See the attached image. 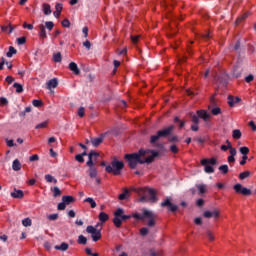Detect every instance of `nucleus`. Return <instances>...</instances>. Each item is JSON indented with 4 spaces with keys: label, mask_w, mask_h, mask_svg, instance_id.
<instances>
[{
    "label": "nucleus",
    "mask_w": 256,
    "mask_h": 256,
    "mask_svg": "<svg viewBox=\"0 0 256 256\" xmlns=\"http://www.w3.org/2000/svg\"><path fill=\"white\" fill-rule=\"evenodd\" d=\"M158 155L157 150H139L138 154H126L125 160L129 167L134 169L137 168V164H152Z\"/></svg>",
    "instance_id": "nucleus-1"
},
{
    "label": "nucleus",
    "mask_w": 256,
    "mask_h": 256,
    "mask_svg": "<svg viewBox=\"0 0 256 256\" xmlns=\"http://www.w3.org/2000/svg\"><path fill=\"white\" fill-rule=\"evenodd\" d=\"M132 218L135 220H148L147 226H149V228L156 226L157 216L151 210L144 209L141 214L139 212H135L132 214Z\"/></svg>",
    "instance_id": "nucleus-2"
},
{
    "label": "nucleus",
    "mask_w": 256,
    "mask_h": 256,
    "mask_svg": "<svg viewBox=\"0 0 256 256\" xmlns=\"http://www.w3.org/2000/svg\"><path fill=\"white\" fill-rule=\"evenodd\" d=\"M139 194H143L141 198H139V202H151L156 203L158 202L157 194L153 188H142L139 191Z\"/></svg>",
    "instance_id": "nucleus-3"
},
{
    "label": "nucleus",
    "mask_w": 256,
    "mask_h": 256,
    "mask_svg": "<svg viewBox=\"0 0 256 256\" xmlns=\"http://www.w3.org/2000/svg\"><path fill=\"white\" fill-rule=\"evenodd\" d=\"M132 216L124 214L123 208H118L114 212L113 224L116 228H121L122 223L126 220H130Z\"/></svg>",
    "instance_id": "nucleus-4"
},
{
    "label": "nucleus",
    "mask_w": 256,
    "mask_h": 256,
    "mask_svg": "<svg viewBox=\"0 0 256 256\" xmlns=\"http://www.w3.org/2000/svg\"><path fill=\"white\" fill-rule=\"evenodd\" d=\"M124 169V163L118 160H113L111 165L106 166L105 170L108 174H113L114 176H119Z\"/></svg>",
    "instance_id": "nucleus-5"
},
{
    "label": "nucleus",
    "mask_w": 256,
    "mask_h": 256,
    "mask_svg": "<svg viewBox=\"0 0 256 256\" xmlns=\"http://www.w3.org/2000/svg\"><path fill=\"white\" fill-rule=\"evenodd\" d=\"M98 152H90L88 154V162L87 166L89 168V176L90 178H97L98 170L94 167L93 157H98Z\"/></svg>",
    "instance_id": "nucleus-6"
},
{
    "label": "nucleus",
    "mask_w": 256,
    "mask_h": 256,
    "mask_svg": "<svg viewBox=\"0 0 256 256\" xmlns=\"http://www.w3.org/2000/svg\"><path fill=\"white\" fill-rule=\"evenodd\" d=\"M217 160L215 158H204L201 160V165L204 166V171L206 174H213L215 172L214 166H216Z\"/></svg>",
    "instance_id": "nucleus-7"
},
{
    "label": "nucleus",
    "mask_w": 256,
    "mask_h": 256,
    "mask_svg": "<svg viewBox=\"0 0 256 256\" xmlns=\"http://www.w3.org/2000/svg\"><path fill=\"white\" fill-rule=\"evenodd\" d=\"M174 129V126H168V128H164V130H158L157 134H154V136H151L150 143H156V141H159L160 137H167V135H170Z\"/></svg>",
    "instance_id": "nucleus-8"
},
{
    "label": "nucleus",
    "mask_w": 256,
    "mask_h": 256,
    "mask_svg": "<svg viewBox=\"0 0 256 256\" xmlns=\"http://www.w3.org/2000/svg\"><path fill=\"white\" fill-rule=\"evenodd\" d=\"M98 224L96 227L94 226H87L86 232L88 234H91L93 242H98L102 238L101 230H98Z\"/></svg>",
    "instance_id": "nucleus-9"
},
{
    "label": "nucleus",
    "mask_w": 256,
    "mask_h": 256,
    "mask_svg": "<svg viewBox=\"0 0 256 256\" xmlns=\"http://www.w3.org/2000/svg\"><path fill=\"white\" fill-rule=\"evenodd\" d=\"M75 198L73 196H62V202L58 204V210H66V206L73 204Z\"/></svg>",
    "instance_id": "nucleus-10"
},
{
    "label": "nucleus",
    "mask_w": 256,
    "mask_h": 256,
    "mask_svg": "<svg viewBox=\"0 0 256 256\" xmlns=\"http://www.w3.org/2000/svg\"><path fill=\"white\" fill-rule=\"evenodd\" d=\"M234 190L237 194H242L243 196H251L252 192L249 188H244L242 184H235Z\"/></svg>",
    "instance_id": "nucleus-11"
},
{
    "label": "nucleus",
    "mask_w": 256,
    "mask_h": 256,
    "mask_svg": "<svg viewBox=\"0 0 256 256\" xmlns=\"http://www.w3.org/2000/svg\"><path fill=\"white\" fill-rule=\"evenodd\" d=\"M162 208H167L170 212H177L178 206L172 204L170 198H166L164 202L161 203Z\"/></svg>",
    "instance_id": "nucleus-12"
},
{
    "label": "nucleus",
    "mask_w": 256,
    "mask_h": 256,
    "mask_svg": "<svg viewBox=\"0 0 256 256\" xmlns=\"http://www.w3.org/2000/svg\"><path fill=\"white\" fill-rule=\"evenodd\" d=\"M227 101L230 107H234L236 103H239L241 101V97L239 96H234V95H228Z\"/></svg>",
    "instance_id": "nucleus-13"
},
{
    "label": "nucleus",
    "mask_w": 256,
    "mask_h": 256,
    "mask_svg": "<svg viewBox=\"0 0 256 256\" xmlns=\"http://www.w3.org/2000/svg\"><path fill=\"white\" fill-rule=\"evenodd\" d=\"M203 216L204 218H219L220 212L219 210H213V212H211L210 210H206Z\"/></svg>",
    "instance_id": "nucleus-14"
},
{
    "label": "nucleus",
    "mask_w": 256,
    "mask_h": 256,
    "mask_svg": "<svg viewBox=\"0 0 256 256\" xmlns=\"http://www.w3.org/2000/svg\"><path fill=\"white\" fill-rule=\"evenodd\" d=\"M70 71H73V73H75V75H79L81 73L77 63H75V61H71L68 65Z\"/></svg>",
    "instance_id": "nucleus-15"
},
{
    "label": "nucleus",
    "mask_w": 256,
    "mask_h": 256,
    "mask_svg": "<svg viewBox=\"0 0 256 256\" xmlns=\"http://www.w3.org/2000/svg\"><path fill=\"white\" fill-rule=\"evenodd\" d=\"M47 89H52L57 87L58 85V79L57 77H53V79H49V81L46 82Z\"/></svg>",
    "instance_id": "nucleus-16"
},
{
    "label": "nucleus",
    "mask_w": 256,
    "mask_h": 256,
    "mask_svg": "<svg viewBox=\"0 0 256 256\" xmlns=\"http://www.w3.org/2000/svg\"><path fill=\"white\" fill-rule=\"evenodd\" d=\"M38 28H39V37H41L42 39H46L47 31H46L45 25H43V23H41L40 25H38Z\"/></svg>",
    "instance_id": "nucleus-17"
},
{
    "label": "nucleus",
    "mask_w": 256,
    "mask_h": 256,
    "mask_svg": "<svg viewBox=\"0 0 256 256\" xmlns=\"http://www.w3.org/2000/svg\"><path fill=\"white\" fill-rule=\"evenodd\" d=\"M197 114L199 117H201V119H204V121H207V119L210 117L208 111L205 109H198Z\"/></svg>",
    "instance_id": "nucleus-18"
},
{
    "label": "nucleus",
    "mask_w": 256,
    "mask_h": 256,
    "mask_svg": "<svg viewBox=\"0 0 256 256\" xmlns=\"http://www.w3.org/2000/svg\"><path fill=\"white\" fill-rule=\"evenodd\" d=\"M11 197L17 198V199H22V198H24V192H23V190H17L15 188L14 192H11Z\"/></svg>",
    "instance_id": "nucleus-19"
},
{
    "label": "nucleus",
    "mask_w": 256,
    "mask_h": 256,
    "mask_svg": "<svg viewBox=\"0 0 256 256\" xmlns=\"http://www.w3.org/2000/svg\"><path fill=\"white\" fill-rule=\"evenodd\" d=\"M63 9V3H56L54 16L59 18Z\"/></svg>",
    "instance_id": "nucleus-20"
},
{
    "label": "nucleus",
    "mask_w": 256,
    "mask_h": 256,
    "mask_svg": "<svg viewBox=\"0 0 256 256\" xmlns=\"http://www.w3.org/2000/svg\"><path fill=\"white\" fill-rule=\"evenodd\" d=\"M42 9H43V13H45V15H51L52 9H51V5L49 3H43Z\"/></svg>",
    "instance_id": "nucleus-21"
},
{
    "label": "nucleus",
    "mask_w": 256,
    "mask_h": 256,
    "mask_svg": "<svg viewBox=\"0 0 256 256\" xmlns=\"http://www.w3.org/2000/svg\"><path fill=\"white\" fill-rule=\"evenodd\" d=\"M98 218L102 224H104L105 222H107L109 220V216H108V214H106V212H100Z\"/></svg>",
    "instance_id": "nucleus-22"
},
{
    "label": "nucleus",
    "mask_w": 256,
    "mask_h": 256,
    "mask_svg": "<svg viewBox=\"0 0 256 256\" xmlns=\"http://www.w3.org/2000/svg\"><path fill=\"white\" fill-rule=\"evenodd\" d=\"M12 168L15 172H19L22 168L21 162H19V160H14V162L12 163Z\"/></svg>",
    "instance_id": "nucleus-23"
},
{
    "label": "nucleus",
    "mask_w": 256,
    "mask_h": 256,
    "mask_svg": "<svg viewBox=\"0 0 256 256\" xmlns=\"http://www.w3.org/2000/svg\"><path fill=\"white\" fill-rule=\"evenodd\" d=\"M45 180L48 183H54V184H57V182H58V180L56 178H54V176H51V174H46Z\"/></svg>",
    "instance_id": "nucleus-24"
},
{
    "label": "nucleus",
    "mask_w": 256,
    "mask_h": 256,
    "mask_svg": "<svg viewBox=\"0 0 256 256\" xmlns=\"http://www.w3.org/2000/svg\"><path fill=\"white\" fill-rule=\"evenodd\" d=\"M68 248H69V244H67L66 242H62L60 246H55V250H62L63 252L68 250Z\"/></svg>",
    "instance_id": "nucleus-25"
},
{
    "label": "nucleus",
    "mask_w": 256,
    "mask_h": 256,
    "mask_svg": "<svg viewBox=\"0 0 256 256\" xmlns=\"http://www.w3.org/2000/svg\"><path fill=\"white\" fill-rule=\"evenodd\" d=\"M51 190H52L54 198H58L62 194V192H61L60 188H58V186H55Z\"/></svg>",
    "instance_id": "nucleus-26"
},
{
    "label": "nucleus",
    "mask_w": 256,
    "mask_h": 256,
    "mask_svg": "<svg viewBox=\"0 0 256 256\" xmlns=\"http://www.w3.org/2000/svg\"><path fill=\"white\" fill-rule=\"evenodd\" d=\"M84 155H87V152H83L82 154H77V156L75 157L76 161L79 162L80 164H83L85 162Z\"/></svg>",
    "instance_id": "nucleus-27"
},
{
    "label": "nucleus",
    "mask_w": 256,
    "mask_h": 256,
    "mask_svg": "<svg viewBox=\"0 0 256 256\" xmlns=\"http://www.w3.org/2000/svg\"><path fill=\"white\" fill-rule=\"evenodd\" d=\"M53 60L56 62V63H60L62 61V54L60 51H58L57 53H54L53 54Z\"/></svg>",
    "instance_id": "nucleus-28"
},
{
    "label": "nucleus",
    "mask_w": 256,
    "mask_h": 256,
    "mask_svg": "<svg viewBox=\"0 0 256 256\" xmlns=\"http://www.w3.org/2000/svg\"><path fill=\"white\" fill-rule=\"evenodd\" d=\"M2 31H8L9 33H12L14 27L9 23V25H2L1 26Z\"/></svg>",
    "instance_id": "nucleus-29"
},
{
    "label": "nucleus",
    "mask_w": 256,
    "mask_h": 256,
    "mask_svg": "<svg viewBox=\"0 0 256 256\" xmlns=\"http://www.w3.org/2000/svg\"><path fill=\"white\" fill-rule=\"evenodd\" d=\"M84 202H88L90 204L91 208H96L97 207V202H95L94 198H86Z\"/></svg>",
    "instance_id": "nucleus-30"
},
{
    "label": "nucleus",
    "mask_w": 256,
    "mask_h": 256,
    "mask_svg": "<svg viewBox=\"0 0 256 256\" xmlns=\"http://www.w3.org/2000/svg\"><path fill=\"white\" fill-rule=\"evenodd\" d=\"M227 143H228V148L230 150L232 157H235V155H237L236 148H232V144H231V142H229V140H227Z\"/></svg>",
    "instance_id": "nucleus-31"
},
{
    "label": "nucleus",
    "mask_w": 256,
    "mask_h": 256,
    "mask_svg": "<svg viewBox=\"0 0 256 256\" xmlns=\"http://www.w3.org/2000/svg\"><path fill=\"white\" fill-rule=\"evenodd\" d=\"M250 176H251V172L249 171L242 172L241 174H239V179L246 180V178H249Z\"/></svg>",
    "instance_id": "nucleus-32"
},
{
    "label": "nucleus",
    "mask_w": 256,
    "mask_h": 256,
    "mask_svg": "<svg viewBox=\"0 0 256 256\" xmlns=\"http://www.w3.org/2000/svg\"><path fill=\"white\" fill-rule=\"evenodd\" d=\"M15 53H17V49L10 45L9 51H7V57H12Z\"/></svg>",
    "instance_id": "nucleus-33"
},
{
    "label": "nucleus",
    "mask_w": 256,
    "mask_h": 256,
    "mask_svg": "<svg viewBox=\"0 0 256 256\" xmlns=\"http://www.w3.org/2000/svg\"><path fill=\"white\" fill-rule=\"evenodd\" d=\"M198 192L200 194H205L206 190H207V186H205V184H199L197 186Z\"/></svg>",
    "instance_id": "nucleus-34"
},
{
    "label": "nucleus",
    "mask_w": 256,
    "mask_h": 256,
    "mask_svg": "<svg viewBox=\"0 0 256 256\" xmlns=\"http://www.w3.org/2000/svg\"><path fill=\"white\" fill-rule=\"evenodd\" d=\"M13 87H15L17 93H22L23 89V85H21V83L15 82Z\"/></svg>",
    "instance_id": "nucleus-35"
},
{
    "label": "nucleus",
    "mask_w": 256,
    "mask_h": 256,
    "mask_svg": "<svg viewBox=\"0 0 256 256\" xmlns=\"http://www.w3.org/2000/svg\"><path fill=\"white\" fill-rule=\"evenodd\" d=\"M232 136L234 139H240V137H242L241 130H233Z\"/></svg>",
    "instance_id": "nucleus-36"
},
{
    "label": "nucleus",
    "mask_w": 256,
    "mask_h": 256,
    "mask_svg": "<svg viewBox=\"0 0 256 256\" xmlns=\"http://www.w3.org/2000/svg\"><path fill=\"white\" fill-rule=\"evenodd\" d=\"M219 170L220 172H222V174H228L229 166H227V164H224L223 166H219Z\"/></svg>",
    "instance_id": "nucleus-37"
},
{
    "label": "nucleus",
    "mask_w": 256,
    "mask_h": 256,
    "mask_svg": "<svg viewBox=\"0 0 256 256\" xmlns=\"http://www.w3.org/2000/svg\"><path fill=\"white\" fill-rule=\"evenodd\" d=\"M22 224L25 227H29L32 226V220L31 218H24V220H22Z\"/></svg>",
    "instance_id": "nucleus-38"
},
{
    "label": "nucleus",
    "mask_w": 256,
    "mask_h": 256,
    "mask_svg": "<svg viewBox=\"0 0 256 256\" xmlns=\"http://www.w3.org/2000/svg\"><path fill=\"white\" fill-rule=\"evenodd\" d=\"M221 112H222V109L221 107H218V106L212 107L211 109V113H213V115H219Z\"/></svg>",
    "instance_id": "nucleus-39"
},
{
    "label": "nucleus",
    "mask_w": 256,
    "mask_h": 256,
    "mask_svg": "<svg viewBox=\"0 0 256 256\" xmlns=\"http://www.w3.org/2000/svg\"><path fill=\"white\" fill-rule=\"evenodd\" d=\"M206 236H207L208 240H210V242H213L215 240V236H214L213 232H211V230H207Z\"/></svg>",
    "instance_id": "nucleus-40"
},
{
    "label": "nucleus",
    "mask_w": 256,
    "mask_h": 256,
    "mask_svg": "<svg viewBox=\"0 0 256 256\" xmlns=\"http://www.w3.org/2000/svg\"><path fill=\"white\" fill-rule=\"evenodd\" d=\"M78 244H87V238L83 236L82 234L78 237Z\"/></svg>",
    "instance_id": "nucleus-41"
},
{
    "label": "nucleus",
    "mask_w": 256,
    "mask_h": 256,
    "mask_svg": "<svg viewBox=\"0 0 256 256\" xmlns=\"http://www.w3.org/2000/svg\"><path fill=\"white\" fill-rule=\"evenodd\" d=\"M54 21H46L45 22V27H47V29L49 30V31H52V29L54 28Z\"/></svg>",
    "instance_id": "nucleus-42"
},
{
    "label": "nucleus",
    "mask_w": 256,
    "mask_h": 256,
    "mask_svg": "<svg viewBox=\"0 0 256 256\" xmlns=\"http://www.w3.org/2000/svg\"><path fill=\"white\" fill-rule=\"evenodd\" d=\"M102 141H103V138H94V140H92V145H94V147H98V145H100Z\"/></svg>",
    "instance_id": "nucleus-43"
},
{
    "label": "nucleus",
    "mask_w": 256,
    "mask_h": 256,
    "mask_svg": "<svg viewBox=\"0 0 256 256\" xmlns=\"http://www.w3.org/2000/svg\"><path fill=\"white\" fill-rule=\"evenodd\" d=\"M32 103L35 107H41V105H43V101L41 99H33Z\"/></svg>",
    "instance_id": "nucleus-44"
},
{
    "label": "nucleus",
    "mask_w": 256,
    "mask_h": 256,
    "mask_svg": "<svg viewBox=\"0 0 256 256\" xmlns=\"http://www.w3.org/2000/svg\"><path fill=\"white\" fill-rule=\"evenodd\" d=\"M192 122L195 123V125H199V115L198 113H193L192 115Z\"/></svg>",
    "instance_id": "nucleus-45"
},
{
    "label": "nucleus",
    "mask_w": 256,
    "mask_h": 256,
    "mask_svg": "<svg viewBox=\"0 0 256 256\" xmlns=\"http://www.w3.org/2000/svg\"><path fill=\"white\" fill-rule=\"evenodd\" d=\"M129 190H125L122 194L119 195V200H126Z\"/></svg>",
    "instance_id": "nucleus-46"
},
{
    "label": "nucleus",
    "mask_w": 256,
    "mask_h": 256,
    "mask_svg": "<svg viewBox=\"0 0 256 256\" xmlns=\"http://www.w3.org/2000/svg\"><path fill=\"white\" fill-rule=\"evenodd\" d=\"M249 148H247V146H242V148H240V152L242 153V155H248L249 153Z\"/></svg>",
    "instance_id": "nucleus-47"
},
{
    "label": "nucleus",
    "mask_w": 256,
    "mask_h": 256,
    "mask_svg": "<svg viewBox=\"0 0 256 256\" xmlns=\"http://www.w3.org/2000/svg\"><path fill=\"white\" fill-rule=\"evenodd\" d=\"M17 43L18 45H24V43H26V37H18Z\"/></svg>",
    "instance_id": "nucleus-48"
},
{
    "label": "nucleus",
    "mask_w": 256,
    "mask_h": 256,
    "mask_svg": "<svg viewBox=\"0 0 256 256\" xmlns=\"http://www.w3.org/2000/svg\"><path fill=\"white\" fill-rule=\"evenodd\" d=\"M78 115H79L80 117H84V115H85V107H83V106L79 107V109H78Z\"/></svg>",
    "instance_id": "nucleus-49"
},
{
    "label": "nucleus",
    "mask_w": 256,
    "mask_h": 256,
    "mask_svg": "<svg viewBox=\"0 0 256 256\" xmlns=\"http://www.w3.org/2000/svg\"><path fill=\"white\" fill-rule=\"evenodd\" d=\"M254 80V75L252 74V73H250L249 75H247L246 77H245V81L247 82V83H250L251 81H253Z\"/></svg>",
    "instance_id": "nucleus-50"
},
{
    "label": "nucleus",
    "mask_w": 256,
    "mask_h": 256,
    "mask_svg": "<svg viewBox=\"0 0 256 256\" xmlns=\"http://www.w3.org/2000/svg\"><path fill=\"white\" fill-rule=\"evenodd\" d=\"M30 162H37L39 160L38 154H33V156L29 157Z\"/></svg>",
    "instance_id": "nucleus-51"
},
{
    "label": "nucleus",
    "mask_w": 256,
    "mask_h": 256,
    "mask_svg": "<svg viewBox=\"0 0 256 256\" xmlns=\"http://www.w3.org/2000/svg\"><path fill=\"white\" fill-rule=\"evenodd\" d=\"M140 234L141 236H147L149 234V228H141Z\"/></svg>",
    "instance_id": "nucleus-52"
},
{
    "label": "nucleus",
    "mask_w": 256,
    "mask_h": 256,
    "mask_svg": "<svg viewBox=\"0 0 256 256\" xmlns=\"http://www.w3.org/2000/svg\"><path fill=\"white\" fill-rule=\"evenodd\" d=\"M71 23L69 21V19H63L62 20V26L63 27H70Z\"/></svg>",
    "instance_id": "nucleus-53"
},
{
    "label": "nucleus",
    "mask_w": 256,
    "mask_h": 256,
    "mask_svg": "<svg viewBox=\"0 0 256 256\" xmlns=\"http://www.w3.org/2000/svg\"><path fill=\"white\" fill-rule=\"evenodd\" d=\"M140 35H131V40L133 43H138Z\"/></svg>",
    "instance_id": "nucleus-54"
},
{
    "label": "nucleus",
    "mask_w": 256,
    "mask_h": 256,
    "mask_svg": "<svg viewBox=\"0 0 256 256\" xmlns=\"http://www.w3.org/2000/svg\"><path fill=\"white\" fill-rule=\"evenodd\" d=\"M247 160L248 156H245V154H243L242 160L240 161V166H245Z\"/></svg>",
    "instance_id": "nucleus-55"
},
{
    "label": "nucleus",
    "mask_w": 256,
    "mask_h": 256,
    "mask_svg": "<svg viewBox=\"0 0 256 256\" xmlns=\"http://www.w3.org/2000/svg\"><path fill=\"white\" fill-rule=\"evenodd\" d=\"M170 151H172V153H178L179 148H177L176 144H173L170 146Z\"/></svg>",
    "instance_id": "nucleus-56"
},
{
    "label": "nucleus",
    "mask_w": 256,
    "mask_h": 256,
    "mask_svg": "<svg viewBox=\"0 0 256 256\" xmlns=\"http://www.w3.org/2000/svg\"><path fill=\"white\" fill-rule=\"evenodd\" d=\"M48 122H41V124H37L36 129H42V127H47Z\"/></svg>",
    "instance_id": "nucleus-57"
},
{
    "label": "nucleus",
    "mask_w": 256,
    "mask_h": 256,
    "mask_svg": "<svg viewBox=\"0 0 256 256\" xmlns=\"http://www.w3.org/2000/svg\"><path fill=\"white\" fill-rule=\"evenodd\" d=\"M8 99L6 97H0V104L1 105H7Z\"/></svg>",
    "instance_id": "nucleus-58"
},
{
    "label": "nucleus",
    "mask_w": 256,
    "mask_h": 256,
    "mask_svg": "<svg viewBox=\"0 0 256 256\" xmlns=\"http://www.w3.org/2000/svg\"><path fill=\"white\" fill-rule=\"evenodd\" d=\"M83 45L87 49H91V41H89L88 39H86V41H84Z\"/></svg>",
    "instance_id": "nucleus-59"
},
{
    "label": "nucleus",
    "mask_w": 256,
    "mask_h": 256,
    "mask_svg": "<svg viewBox=\"0 0 256 256\" xmlns=\"http://www.w3.org/2000/svg\"><path fill=\"white\" fill-rule=\"evenodd\" d=\"M48 220H58V214H50Z\"/></svg>",
    "instance_id": "nucleus-60"
},
{
    "label": "nucleus",
    "mask_w": 256,
    "mask_h": 256,
    "mask_svg": "<svg viewBox=\"0 0 256 256\" xmlns=\"http://www.w3.org/2000/svg\"><path fill=\"white\" fill-rule=\"evenodd\" d=\"M23 27L27 29H33L34 25H32V23L25 22L23 23Z\"/></svg>",
    "instance_id": "nucleus-61"
},
{
    "label": "nucleus",
    "mask_w": 256,
    "mask_h": 256,
    "mask_svg": "<svg viewBox=\"0 0 256 256\" xmlns=\"http://www.w3.org/2000/svg\"><path fill=\"white\" fill-rule=\"evenodd\" d=\"M235 158L232 157V154H230V156H228V163L229 164H235Z\"/></svg>",
    "instance_id": "nucleus-62"
},
{
    "label": "nucleus",
    "mask_w": 256,
    "mask_h": 256,
    "mask_svg": "<svg viewBox=\"0 0 256 256\" xmlns=\"http://www.w3.org/2000/svg\"><path fill=\"white\" fill-rule=\"evenodd\" d=\"M6 81H7L8 83H13L14 77H12V75H7Z\"/></svg>",
    "instance_id": "nucleus-63"
},
{
    "label": "nucleus",
    "mask_w": 256,
    "mask_h": 256,
    "mask_svg": "<svg viewBox=\"0 0 256 256\" xmlns=\"http://www.w3.org/2000/svg\"><path fill=\"white\" fill-rule=\"evenodd\" d=\"M249 125L253 131H256V124H255V122H253V120L251 122H249Z\"/></svg>",
    "instance_id": "nucleus-64"
}]
</instances>
